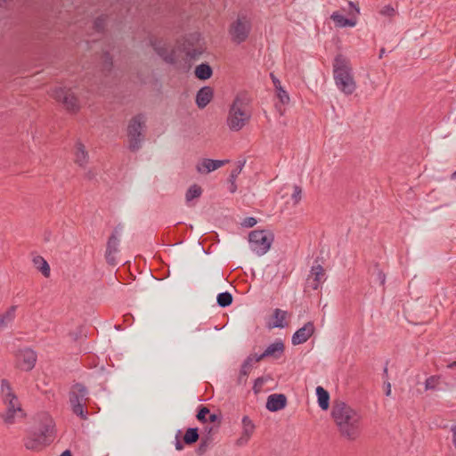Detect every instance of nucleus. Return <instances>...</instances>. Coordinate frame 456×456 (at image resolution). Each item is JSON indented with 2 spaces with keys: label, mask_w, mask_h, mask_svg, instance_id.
I'll use <instances>...</instances> for the list:
<instances>
[{
  "label": "nucleus",
  "mask_w": 456,
  "mask_h": 456,
  "mask_svg": "<svg viewBox=\"0 0 456 456\" xmlns=\"http://www.w3.org/2000/svg\"><path fill=\"white\" fill-rule=\"evenodd\" d=\"M249 438H246V435L242 434L241 436L237 440V444L244 445L248 442Z\"/></svg>",
  "instance_id": "obj_49"
},
{
  "label": "nucleus",
  "mask_w": 456,
  "mask_h": 456,
  "mask_svg": "<svg viewBox=\"0 0 456 456\" xmlns=\"http://www.w3.org/2000/svg\"><path fill=\"white\" fill-rule=\"evenodd\" d=\"M181 435H182V431L179 429L177 430L176 434H175V447L177 451H182L184 447V444L183 441H181Z\"/></svg>",
  "instance_id": "obj_42"
},
{
  "label": "nucleus",
  "mask_w": 456,
  "mask_h": 456,
  "mask_svg": "<svg viewBox=\"0 0 456 456\" xmlns=\"http://www.w3.org/2000/svg\"><path fill=\"white\" fill-rule=\"evenodd\" d=\"M348 5L351 9H354L357 14L360 12L359 7L354 2L349 1Z\"/></svg>",
  "instance_id": "obj_51"
},
{
  "label": "nucleus",
  "mask_w": 456,
  "mask_h": 456,
  "mask_svg": "<svg viewBox=\"0 0 456 456\" xmlns=\"http://www.w3.org/2000/svg\"><path fill=\"white\" fill-rule=\"evenodd\" d=\"M200 438L199 429L198 428H189L185 431L184 436H183V442L186 445H191L195 444Z\"/></svg>",
  "instance_id": "obj_27"
},
{
  "label": "nucleus",
  "mask_w": 456,
  "mask_h": 456,
  "mask_svg": "<svg viewBox=\"0 0 456 456\" xmlns=\"http://www.w3.org/2000/svg\"><path fill=\"white\" fill-rule=\"evenodd\" d=\"M315 327L313 322H307L302 328L298 329L291 338L294 346L305 343L314 333Z\"/></svg>",
  "instance_id": "obj_14"
},
{
  "label": "nucleus",
  "mask_w": 456,
  "mask_h": 456,
  "mask_svg": "<svg viewBox=\"0 0 456 456\" xmlns=\"http://www.w3.org/2000/svg\"><path fill=\"white\" fill-rule=\"evenodd\" d=\"M89 400V390L82 383H75L69 392V403L70 409L76 416L81 419H87L88 411L86 403Z\"/></svg>",
  "instance_id": "obj_5"
},
{
  "label": "nucleus",
  "mask_w": 456,
  "mask_h": 456,
  "mask_svg": "<svg viewBox=\"0 0 456 456\" xmlns=\"http://www.w3.org/2000/svg\"><path fill=\"white\" fill-rule=\"evenodd\" d=\"M211 441H212V437H210V436H203L201 438V441H200L197 450H196L197 453L199 455L204 454L207 452Z\"/></svg>",
  "instance_id": "obj_33"
},
{
  "label": "nucleus",
  "mask_w": 456,
  "mask_h": 456,
  "mask_svg": "<svg viewBox=\"0 0 456 456\" xmlns=\"http://www.w3.org/2000/svg\"><path fill=\"white\" fill-rule=\"evenodd\" d=\"M287 405V397L283 394H272L267 397L266 409L275 412L284 409Z\"/></svg>",
  "instance_id": "obj_17"
},
{
  "label": "nucleus",
  "mask_w": 456,
  "mask_h": 456,
  "mask_svg": "<svg viewBox=\"0 0 456 456\" xmlns=\"http://www.w3.org/2000/svg\"><path fill=\"white\" fill-rule=\"evenodd\" d=\"M88 177L89 178H92L93 177V175L91 173H88Z\"/></svg>",
  "instance_id": "obj_60"
},
{
  "label": "nucleus",
  "mask_w": 456,
  "mask_h": 456,
  "mask_svg": "<svg viewBox=\"0 0 456 456\" xmlns=\"http://www.w3.org/2000/svg\"><path fill=\"white\" fill-rule=\"evenodd\" d=\"M265 379L264 377H259L257 379H255V382H254V386H253V390L255 393H258L261 389V387H263V385L265 384Z\"/></svg>",
  "instance_id": "obj_43"
},
{
  "label": "nucleus",
  "mask_w": 456,
  "mask_h": 456,
  "mask_svg": "<svg viewBox=\"0 0 456 456\" xmlns=\"http://www.w3.org/2000/svg\"><path fill=\"white\" fill-rule=\"evenodd\" d=\"M391 394V385L389 382L386 383V395L389 396Z\"/></svg>",
  "instance_id": "obj_52"
},
{
  "label": "nucleus",
  "mask_w": 456,
  "mask_h": 456,
  "mask_svg": "<svg viewBox=\"0 0 456 456\" xmlns=\"http://www.w3.org/2000/svg\"><path fill=\"white\" fill-rule=\"evenodd\" d=\"M256 224V220L255 217H246L243 222L242 225L247 228H251Z\"/></svg>",
  "instance_id": "obj_46"
},
{
  "label": "nucleus",
  "mask_w": 456,
  "mask_h": 456,
  "mask_svg": "<svg viewBox=\"0 0 456 456\" xmlns=\"http://www.w3.org/2000/svg\"><path fill=\"white\" fill-rule=\"evenodd\" d=\"M60 456H72V454L69 450H66Z\"/></svg>",
  "instance_id": "obj_54"
},
{
  "label": "nucleus",
  "mask_w": 456,
  "mask_h": 456,
  "mask_svg": "<svg viewBox=\"0 0 456 456\" xmlns=\"http://www.w3.org/2000/svg\"><path fill=\"white\" fill-rule=\"evenodd\" d=\"M207 419H208V422H211V423L218 422L220 424L222 416H221V414L209 412Z\"/></svg>",
  "instance_id": "obj_45"
},
{
  "label": "nucleus",
  "mask_w": 456,
  "mask_h": 456,
  "mask_svg": "<svg viewBox=\"0 0 456 456\" xmlns=\"http://www.w3.org/2000/svg\"><path fill=\"white\" fill-rule=\"evenodd\" d=\"M383 371H384V374L387 375V367H385Z\"/></svg>",
  "instance_id": "obj_59"
},
{
  "label": "nucleus",
  "mask_w": 456,
  "mask_h": 456,
  "mask_svg": "<svg viewBox=\"0 0 456 456\" xmlns=\"http://www.w3.org/2000/svg\"><path fill=\"white\" fill-rule=\"evenodd\" d=\"M55 423L53 418L43 412L37 415L36 425L27 430L24 446L30 451H41L50 445L55 438Z\"/></svg>",
  "instance_id": "obj_1"
},
{
  "label": "nucleus",
  "mask_w": 456,
  "mask_h": 456,
  "mask_svg": "<svg viewBox=\"0 0 456 456\" xmlns=\"http://www.w3.org/2000/svg\"><path fill=\"white\" fill-rule=\"evenodd\" d=\"M151 44L158 55H159L167 63H175V53L174 50L169 51L166 43H164L162 40L155 39L151 40Z\"/></svg>",
  "instance_id": "obj_15"
},
{
  "label": "nucleus",
  "mask_w": 456,
  "mask_h": 456,
  "mask_svg": "<svg viewBox=\"0 0 456 456\" xmlns=\"http://www.w3.org/2000/svg\"><path fill=\"white\" fill-rule=\"evenodd\" d=\"M333 77L337 87L345 94L351 95L356 89L351 62L339 53L333 60Z\"/></svg>",
  "instance_id": "obj_3"
},
{
  "label": "nucleus",
  "mask_w": 456,
  "mask_h": 456,
  "mask_svg": "<svg viewBox=\"0 0 456 456\" xmlns=\"http://www.w3.org/2000/svg\"><path fill=\"white\" fill-rule=\"evenodd\" d=\"M375 271L377 272V281H379L380 285H384L386 281L385 273L379 268V264L374 265Z\"/></svg>",
  "instance_id": "obj_41"
},
{
  "label": "nucleus",
  "mask_w": 456,
  "mask_h": 456,
  "mask_svg": "<svg viewBox=\"0 0 456 456\" xmlns=\"http://www.w3.org/2000/svg\"><path fill=\"white\" fill-rule=\"evenodd\" d=\"M1 392L6 410L0 414V417L6 425H12L17 418L22 419L25 416L24 411L7 379L1 380Z\"/></svg>",
  "instance_id": "obj_4"
},
{
  "label": "nucleus",
  "mask_w": 456,
  "mask_h": 456,
  "mask_svg": "<svg viewBox=\"0 0 456 456\" xmlns=\"http://www.w3.org/2000/svg\"><path fill=\"white\" fill-rule=\"evenodd\" d=\"M33 264H34L35 267L38 271H40L45 277L47 278L50 276V273H51L50 265L43 256H35L33 258Z\"/></svg>",
  "instance_id": "obj_24"
},
{
  "label": "nucleus",
  "mask_w": 456,
  "mask_h": 456,
  "mask_svg": "<svg viewBox=\"0 0 456 456\" xmlns=\"http://www.w3.org/2000/svg\"><path fill=\"white\" fill-rule=\"evenodd\" d=\"M287 313L285 311H282L281 309H275L273 312V318L275 319V322L273 323L272 327L273 328H280L282 329L285 327V324L283 321L286 318Z\"/></svg>",
  "instance_id": "obj_31"
},
{
  "label": "nucleus",
  "mask_w": 456,
  "mask_h": 456,
  "mask_svg": "<svg viewBox=\"0 0 456 456\" xmlns=\"http://www.w3.org/2000/svg\"><path fill=\"white\" fill-rule=\"evenodd\" d=\"M8 0H0V6H3L4 4H6Z\"/></svg>",
  "instance_id": "obj_58"
},
{
  "label": "nucleus",
  "mask_w": 456,
  "mask_h": 456,
  "mask_svg": "<svg viewBox=\"0 0 456 456\" xmlns=\"http://www.w3.org/2000/svg\"><path fill=\"white\" fill-rule=\"evenodd\" d=\"M69 335L74 341L81 339V338L84 336L82 327L77 328L76 331L70 332Z\"/></svg>",
  "instance_id": "obj_44"
},
{
  "label": "nucleus",
  "mask_w": 456,
  "mask_h": 456,
  "mask_svg": "<svg viewBox=\"0 0 456 456\" xmlns=\"http://www.w3.org/2000/svg\"><path fill=\"white\" fill-rule=\"evenodd\" d=\"M316 395L318 400V404L321 409L326 411L330 406V394L324 389L322 387H316Z\"/></svg>",
  "instance_id": "obj_22"
},
{
  "label": "nucleus",
  "mask_w": 456,
  "mask_h": 456,
  "mask_svg": "<svg viewBox=\"0 0 456 456\" xmlns=\"http://www.w3.org/2000/svg\"><path fill=\"white\" fill-rule=\"evenodd\" d=\"M37 354L31 348H24L19 351L17 354L18 366L25 371L31 370L37 362Z\"/></svg>",
  "instance_id": "obj_12"
},
{
  "label": "nucleus",
  "mask_w": 456,
  "mask_h": 456,
  "mask_svg": "<svg viewBox=\"0 0 456 456\" xmlns=\"http://www.w3.org/2000/svg\"><path fill=\"white\" fill-rule=\"evenodd\" d=\"M257 354H249L242 362L240 371L242 372L243 376H248L251 369L253 368V362H256Z\"/></svg>",
  "instance_id": "obj_28"
},
{
  "label": "nucleus",
  "mask_w": 456,
  "mask_h": 456,
  "mask_svg": "<svg viewBox=\"0 0 456 456\" xmlns=\"http://www.w3.org/2000/svg\"><path fill=\"white\" fill-rule=\"evenodd\" d=\"M385 54V49L384 48H381L380 49V52H379V59H381L383 57V55Z\"/></svg>",
  "instance_id": "obj_56"
},
{
  "label": "nucleus",
  "mask_w": 456,
  "mask_h": 456,
  "mask_svg": "<svg viewBox=\"0 0 456 456\" xmlns=\"http://www.w3.org/2000/svg\"><path fill=\"white\" fill-rule=\"evenodd\" d=\"M228 162V159L219 160L204 159L201 162L197 164L196 169L200 174H208L212 171L218 169L219 167H223Z\"/></svg>",
  "instance_id": "obj_16"
},
{
  "label": "nucleus",
  "mask_w": 456,
  "mask_h": 456,
  "mask_svg": "<svg viewBox=\"0 0 456 456\" xmlns=\"http://www.w3.org/2000/svg\"><path fill=\"white\" fill-rule=\"evenodd\" d=\"M452 180H456V170L451 175Z\"/></svg>",
  "instance_id": "obj_57"
},
{
  "label": "nucleus",
  "mask_w": 456,
  "mask_h": 456,
  "mask_svg": "<svg viewBox=\"0 0 456 456\" xmlns=\"http://www.w3.org/2000/svg\"><path fill=\"white\" fill-rule=\"evenodd\" d=\"M246 98L237 95L230 107L227 126L232 131H240L250 118V114L247 111Z\"/></svg>",
  "instance_id": "obj_6"
},
{
  "label": "nucleus",
  "mask_w": 456,
  "mask_h": 456,
  "mask_svg": "<svg viewBox=\"0 0 456 456\" xmlns=\"http://www.w3.org/2000/svg\"><path fill=\"white\" fill-rule=\"evenodd\" d=\"M250 19L244 13H239L237 19L231 24L229 35L233 43L240 45L245 42L251 31Z\"/></svg>",
  "instance_id": "obj_9"
},
{
  "label": "nucleus",
  "mask_w": 456,
  "mask_h": 456,
  "mask_svg": "<svg viewBox=\"0 0 456 456\" xmlns=\"http://www.w3.org/2000/svg\"><path fill=\"white\" fill-rule=\"evenodd\" d=\"M379 13L383 16L393 17L395 15L396 12L392 5L387 4L380 9Z\"/></svg>",
  "instance_id": "obj_40"
},
{
  "label": "nucleus",
  "mask_w": 456,
  "mask_h": 456,
  "mask_svg": "<svg viewBox=\"0 0 456 456\" xmlns=\"http://www.w3.org/2000/svg\"><path fill=\"white\" fill-rule=\"evenodd\" d=\"M214 430V428L213 427H210V428H205V431L207 432V435L206 436H211V433L213 432Z\"/></svg>",
  "instance_id": "obj_53"
},
{
  "label": "nucleus",
  "mask_w": 456,
  "mask_h": 456,
  "mask_svg": "<svg viewBox=\"0 0 456 456\" xmlns=\"http://www.w3.org/2000/svg\"><path fill=\"white\" fill-rule=\"evenodd\" d=\"M244 165L245 160H239L237 162V167L231 171V174L229 175V191L231 193H234L237 191L236 179L238 175L240 174Z\"/></svg>",
  "instance_id": "obj_21"
},
{
  "label": "nucleus",
  "mask_w": 456,
  "mask_h": 456,
  "mask_svg": "<svg viewBox=\"0 0 456 456\" xmlns=\"http://www.w3.org/2000/svg\"><path fill=\"white\" fill-rule=\"evenodd\" d=\"M270 77L272 78V82H273L275 89L281 86V81L279 80L278 77H276L273 73L270 74Z\"/></svg>",
  "instance_id": "obj_47"
},
{
  "label": "nucleus",
  "mask_w": 456,
  "mask_h": 456,
  "mask_svg": "<svg viewBox=\"0 0 456 456\" xmlns=\"http://www.w3.org/2000/svg\"><path fill=\"white\" fill-rule=\"evenodd\" d=\"M202 193V189L197 184H192L189 187L186 191L185 198L187 201H191L193 199L199 198Z\"/></svg>",
  "instance_id": "obj_32"
},
{
  "label": "nucleus",
  "mask_w": 456,
  "mask_h": 456,
  "mask_svg": "<svg viewBox=\"0 0 456 456\" xmlns=\"http://www.w3.org/2000/svg\"><path fill=\"white\" fill-rule=\"evenodd\" d=\"M330 19L334 21L336 27L338 28L354 27L356 24L354 20L346 18L338 12H334L331 14Z\"/></svg>",
  "instance_id": "obj_20"
},
{
  "label": "nucleus",
  "mask_w": 456,
  "mask_h": 456,
  "mask_svg": "<svg viewBox=\"0 0 456 456\" xmlns=\"http://www.w3.org/2000/svg\"><path fill=\"white\" fill-rule=\"evenodd\" d=\"M274 234L270 230H254L248 234L250 249L257 256H263L270 249Z\"/></svg>",
  "instance_id": "obj_8"
},
{
  "label": "nucleus",
  "mask_w": 456,
  "mask_h": 456,
  "mask_svg": "<svg viewBox=\"0 0 456 456\" xmlns=\"http://www.w3.org/2000/svg\"><path fill=\"white\" fill-rule=\"evenodd\" d=\"M451 431L452 433V444L456 448V424L452 426Z\"/></svg>",
  "instance_id": "obj_50"
},
{
  "label": "nucleus",
  "mask_w": 456,
  "mask_h": 456,
  "mask_svg": "<svg viewBox=\"0 0 456 456\" xmlns=\"http://www.w3.org/2000/svg\"><path fill=\"white\" fill-rule=\"evenodd\" d=\"M16 305H12L8 310L0 314V330L4 329L15 318Z\"/></svg>",
  "instance_id": "obj_26"
},
{
  "label": "nucleus",
  "mask_w": 456,
  "mask_h": 456,
  "mask_svg": "<svg viewBox=\"0 0 456 456\" xmlns=\"http://www.w3.org/2000/svg\"><path fill=\"white\" fill-rule=\"evenodd\" d=\"M302 198V188L298 185H294L293 193L291 195V200H293L294 205L299 203Z\"/></svg>",
  "instance_id": "obj_37"
},
{
  "label": "nucleus",
  "mask_w": 456,
  "mask_h": 456,
  "mask_svg": "<svg viewBox=\"0 0 456 456\" xmlns=\"http://www.w3.org/2000/svg\"><path fill=\"white\" fill-rule=\"evenodd\" d=\"M285 346L281 339H276L273 343L267 346V348L261 354H257L256 362H260L267 357H272L278 360L284 353Z\"/></svg>",
  "instance_id": "obj_13"
},
{
  "label": "nucleus",
  "mask_w": 456,
  "mask_h": 456,
  "mask_svg": "<svg viewBox=\"0 0 456 456\" xmlns=\"http://www.w3.org/2000/svg\"><path fill=\"white\" fill-rule=\"evenodd\" d=\"M88 153L86 151L85 145L77 142L76 144V162L83 167L87 163Z\"/></svg>",
  "instance_id": "obj_25"
},
{
  "label": "nucleus",
  "mask_w": 456,
  "mask_h": 456,
  "mask_svg": "<svg viewBox=\"0 0 456 456\" xmlns=\"http://www.w3.org/2000/svg\"><path fill=\"white\" fill-rule=\"evenodd\" d=\"M449 369H454L456 368V361L451 362L450 364H448L447 366Z\"/></svg>",
  "instance_id": "obj_55"
},
{
  "label": "nucleus",
  "mask_w": 456,
  "mask_h": 456,
  "mask_svg": "<svg viewBox=\"0 0 456 456\" xmlns=\"http://www.w3.org/2000/svg\"><path fill=\"white\" fill-rule=\"evenodd\" d=\"M123 231V225L118 224L112 231L106 245L105 258L109 265H116L118 264L115 255L118 252L119 236Z\"/></svg>",
  "instance_id": "obj_11"
},
{
  "label": "nucleus",
  "mask_w": 456,
  "mask_h": 456,
  "mask_svg": "<svg viewBox=\"0 0 456 456\" xmlns=\"http://www.w3.org/2000/svg\"><path fill=\"white\" fill-rule=\"evenodd\" d=\"M52 97L61 102L69 112L77 113L80 110L79 101L69 88L56 87L52 91Z\"/></svg>",
  "instance_id": "obj_10"
},
{
  "label": "nucleus",
  "mask_w": 456,
  "mask_h": 456,
  "mask_svg": "<svg viewBox=\"0 0 456 456\" xmlns=\"http://www.w3.org/2000/svg\"><path fill=\"white\" fill-rule=\"evenodd\" d=\"M146 118L144 114L139 113L133 117L127 126V136L131 151L135 152L142 147L144 140L142 130L145 128Z\"/></svg>",
  "instance_id": "obj_7"
},
{
  "label": "nucleus",
  "mask_w": 456,
  "mask_h": 456,
  "mask_svg": "<svg viewBox=\"0 0 456 456\" xmlns=\"http://www.w3.org/2000/svg\"><path fill=\"white\" fill-rule=\"evenodd\" d=\"M248 379V376H243L242 372L240 371V374L238 376L237 383L239 385H244L246 384Z\"/></svg>",
  "instance_id": "obj_48"
},
{
  "label": "nucleus",
  "mask_w": 456,
  "mask_h": 456,
  "mask_svg": "<svg viewBox=\"0 0 456 456\" xmlns=\"http://www.w3.org/2000/svg\"><path fill=\"white\" fill-rule=\"evenodd\" d=\"M209 414V409L207 406L200 405L196 415L197 419L201 423L208 422V416Z\"/></svg>",
  "instance_id": "obj_34"
},
{
  "label": "nucleus",
  "mask_w": 456,
  "mask_h": 456,
  "mask_svg": "<svg viewBox=\"0 0 456 456\" xmlns=\"http://www.w3.org/2000/svg\"><path fill=\"white\" fill-rule=\"evenodd\" d=\"M194 73L197 78L207 80L211 77L213 70L208 63H201L195 68Z\"/></svg>",
  "instance_id": "obj_23"
},
{
  "label": "nucleus",
  "mask_w": 456,
  "mask_h": 456,
  "mask_svg": "<svg viewBox=\"0 0 456 456\" xmlns=\"http://www.w3.org/2000/svg\"><path fill=\"white\" fill-rule=\"evenodd\" d=\"M275 92H276L277 97L279 98L280 102L282 104L289 103V94L287 93V91L282 86L275 89Z\"/></svg>",
  "instance_id": "obj_36"
},
{
  "label": "nucleus",
  "mask_w": 456,
  "mask_h": 456,
  "mask_svg": "<svg viewBox=\"0 0 456 456\" xmlns=\"http://www.w3.org/2000/svg\"><path fill=\"white\" fill-rule=\"evenodd\" d=\"M331 416L342 436L355 440L360 434L361 415L344 402H336Z\"/></svg>",
  "instance_id": "obj_2"
},
{
  "label": "nucleus",
  "mask_w": 456,
  "mask_h": 456,
  "mask_svg": "<svg viewBox=\"0 0 456 456\" xmlns=\"http://www.w3.org/2000/svg\"><path fill=\"white\" fill-rule=\"evenodd\" d=\"M232 300H233L232 295L228 291L221 292L216 297L217 305L223 308L231 305L232 303Z\"/></svg>",
  "instance_id": "obj_30"
},
{
  "label": "nucleus",
  "mask_w": 456,
  "mask_h": 456,
  "mask_svg": "<svg viewBox=\"0 0 456 456\" xmlns=\"http://www.w3.org/2000/svg\"><path fill=\"white\" fill-rule=\"evenodd\" d=\"M213 89L210 86H203L196 94V104L200 109H204L213 98Z\"/></svg>",
  "instance_id": "obj_19"
},
{
  "label": "nucleus",
  "mask_w": 456,
  "mask_h": 456,
  "mask_svg": "<svg viewBox=\"0 0 456 456\" xmlns=\"http://www.w3.org/2000/svg\"><path fill=\"white\" fill-rule=\"evenodd\" d=\"M113 66L112 56L109 52L103 53V69L110 71Z\"/></svg>",
  "instance_id": "obj_39"
},
{
  "label": "nucleus",
  "mask_w": 456,
  "mask_h": 456,
  "mask_svg": "<svg viewBox=\"0 0 456 456\" xmlns=\"http://www.w3.org/2000/svg\"><path fill=\"white\" fill-rule=\"evenodd\" d=\"M106 20L102 16L97 17L94 21V28L98 32H102L105 28Z\"/></svg>",
  "instance_id": "obj_38"
},
{
  "label": "nucleus",
  "mask_w": 456,
  "mask_h": 456,
  "mask_svg": "<svg viewBox=\"0 0 456 456\" xmlns=\"http://www.w3.org/2000/svg\"><path fill=\"white\" fill-rule=\"evenodd\" d=\"M439 380H440L439 376L428 377L425 381V389L426 390H436L437 388Z\"/></svg>",
  "instance_id": "obj_35"
},
{
  "label": "nucleus",
  "mask_w": 456,
  "mask_h": 456,
  "mask_svg": "<svg viewBox=\"0 0 456 456\" xmlns=\"http://www.w3.org/2000/svg\"><path fill=\"white\" fill-rule=\"evenodd\" d=\"M241 422L243 428L242 434L246 435V438H250L256 428L255 424L252 422L248 416H244Z\"/></svg>",
  "instance_id": "obj_29"
},
{
  "label": "nucleus",
  "mask_w": 456,
  "mask_h": 456,
  "mask_svg": "<svg viewBox=\"0 0 456 456\" xmlns=\"http://www.w3.org/2000/svg\"><path fill=\"white\" fill-rule=\"evenodd\" d=\"M324 269L321 265H313L307 281L313 289H318L320 284L324 281Z\"/></svg>",
  "instance_id": "obj_18"
}]
</instances>
